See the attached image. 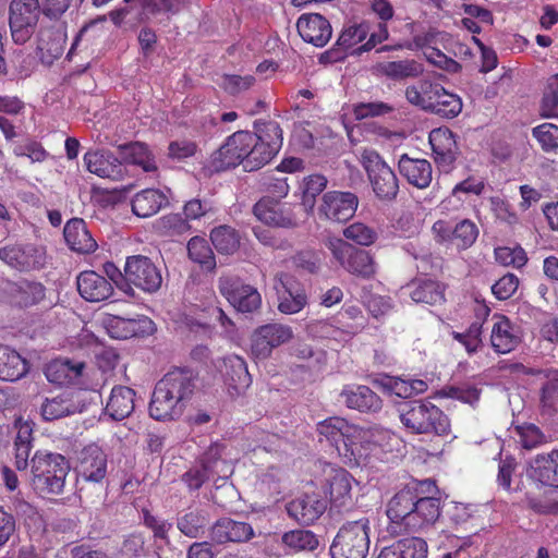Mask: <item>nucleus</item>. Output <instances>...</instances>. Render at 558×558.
I'll return each instance as SVG.
<instances>
[{
	"label": "nucleus",
	"mask_w": 558,
	"mask_h": 558,
	"mask_svg": "<svg viewBox=\"0 0 558 558\" xmlns=\"http://www.w3.org/2000/svg\"><path fill=\"white\" fill-rule=\"evenodd\" d=\"M196 374L190 368L169 371L155 386L149 414L157 421L179 418L196 388Z\"/></svg>",
	"instance_id": "obj_1"
},
{
	"label": "nucleus",
	"mask_w": 558,
	"mask_h": 558,
	"mask_svg": "<svg viewBox=\"0 0 558 558\" xmlns=\"http://www.w3.org/2000/svg\"><path fill=\"white\" fill-rule=\"evenodd\" d=\"M29 483L39 495H60L70 471L68 460L60 453L38 450L31 462Z\"/></svg>",
	"instance_id": "obj_2"
},
{
	"label": "nucleus",
	"mask_w": 558,
	"mask_h": 558,
	"mask_svg": "<svg viewBox=\"0 0 558 558\" xmlns=\"http://www.w3.org/2000/svg\"><path fill=\"white\" fill-rule=\"evenodd\" d=\"M256 136L253 132L236 131L227 137L226 142L210 158V167L219 172L234 168L240 163L245 171H255L263 166L254 158Z\"/></svg>",
	"instance_id": "obj_3"
},
{
	"label": "nucleus",
	"mask_w": 558,
	"mask_h": 558,
	"mask_svg": "<svg viewBox=\"0 0 558 558\" xmlns=\"http://www.w3.org/2000/svg\"><path fill=\"white\" fill-rule=\"evenodd\" d=\"M399 412L401 423L414 434L449 433L448 417L432 402L410 401L404 403Z\"/></svg>",
	"instance_id": "obj_4"
},
{
	"label": "nucleus",
	"mask_w": 558,
	"mask_h": 558,
	"mask_svg": "<svg viewBox=\"0 0 558 558\" xmlns=\"http://www.w3.org/2000/svg\"><path fill=\"white\" fill-rule=\"evenodd\" d=\"M369 530L366 517L343 524L330 546L331 558H366L371 543Z\"/></svg>",
	"instance_id": "obj_5"
},
{
	"label": "nucleus",
	"mask_w": 558,
	"mask_h": 558,
	"mask_svg": "<svg viewBox=\"0 0 558 558\" xmlns=\"http://www.w3.org/2000/svg\"><path fill=\"white\" fill-rule=\"evenodd\" d=\"M426 487L428 492L436 488L433 481L426 480L407 485L397 492L387 505V517L390 520L388 530L393 534L407 533L408 518L412 515L420 490Z\"/></svg>",
	"instance_id": "obj_6"
},
{
	"label": "nucleus",
	"mask_w": 558,
	"mask_h": 558,
	"mask_svg": "<svg viewBox=\"0 0 558 558\" xmlns=\"http://www.w3.org/2000/svg\"><path fill=\"white\" fill-rule=\"evenodd\" d=\"M362 165L365 169L375 195L383 201L395 199L399 192V182L393 170L373 149L362 154Z\"/></svg>",
	"instance_id": "obj_7"
},
{
	"label": "nucleus",
	"mask_w": 558,
	"mask_h": 558,
	"mask_svg": "<svg viewBox=\"0 0 558 558\" xmlns=\"http://www.w3.org/2000/svg\"><path fill=\"white\" fill-rule=\"evenodd\" d=\"M385 438V432L356 426L354 440L339 448V457L349 466L365 464L371 456L380 451L381 440Z\"/></svg>",
	"instance_id": "obj_8"
},
{
	"label": "nucleus",
	"mask_w": 558,
	"mask_h": 558,
	"mask_svg": "<svg viewBox=\"0 0 558 558\" xmlns=\"http://www.w3.org/2000/svg\"><path fill=\"white\" fill-rule=\"evenodd\" d=\"M335 259L350 274L363 279H371L376 274V265L372 255L343 240H335L329 244Z\"/></svg>",
	"instance_id": "obj_9"
},
{
	"label": "nucleus",
	"mask_w": 558,
	"mask_h": 558,
	"mask_svg": "<svg viewBox=\"0 0 558 558\" xmlns=\"http://www.w3.org/2000/svg\"><path fill=\"white\" fill-rule=\"evenodd\" d=\"M39 14L38 0H12L10 5V29L16 44H24L31 38Z\"/></svg>",
	"instance_id": "obj_10"
},
{
	"label": "nucleus",
	"mask_w": 558,
	"mask_h": 558,
	"mask_svg": "<svg viewBox=\"0 0 558 558\" xmlns=\"http://www.w3.org/2000/svg\"><path fill=\"white\" fill-rule=\"evenodd\" d=\"M359 206V197L352 192L329 191L325 193L317 207L319 219L343 223L350 220Z\"/></svg>",
	"instance_id": "obj_11"
},
{
	"label": "nucleus",
	"mask_w": 558,
	"mask_h": 558,
	"mask_svg": "<svg viewBox=\"0 0 558 558\" xmlns=\"http://www.w3.org/2000/svg\"><path fill=\"white\" fill-rule=\"evenodd\" d=\"M0 259L20 271L37 270L46 264V251L33 243H13L0 248Z\"/></svg>",
	"instance_id": "obj_12"
},
{
	"label": "nucleus",
	"mask_w": 558,
	"mask_h": 558,
	"mask_svg": "<svg viewBox=\"0 0 558 558\" xmlns=\"http://www.w3.org/2000/svg\"><path fill=\"white\" fill-rule=\"evenodd\" d=\"M293 338L290 326L270 323L255 329L251 339V353L257 360L270 356L274 349L289 342Z\"/></svg>",
	"instance_id": "obj_13"
},
{
	"label": "nucleus",
	"mask_w": 558,
	"mask_h": 558,
	"mask_svg": "<svg viewBox=\"0 0 558 558\" xmlns=\"http://www.w3.org/2000/svg\"><path fill=\"white\" fill-rule=\"evenodd\" d=\"M124 277L126 282L148 293L159 290L162 283L158 267L150 258L143 255L128 257L124 266Z\"/></svg>",
	"instance_id": "obj_14"
},
{
	"label": "nucleus",
	"mask_w": 558,
	"mask_h": 558,
	"mask_svg": "<svg viewBox=\"0 0 558 558\" xmlns=\"http://www.w3.org/2000/svg\"><path fill=\"white\" fill-rule=\"evenodd\" d=\"M218 288L229 303L242 313L256 311L262 303V298L256 288L244 284L239 278L225 276L219 278Z\"/></svg>",
	"instance_id": "obj_15"
},
{
	"label": "nucleus",
	"mask_w": 558,
	"mask_h": 558,
	"mask_svg": "<svg viewBox=\"0 0 558 558\" xmlns=\"http://www.w3.org/2000/svg\"><path fill=\"white\" fill-rule=\"evenodd\" d=\"M354 477L342 468L328 466L325 470L324 493L329 497L331 508L341 510L352 506Z\"/></svg>",
	"instance_id": "obj_16"
},
{
	"label": "nucleus",
	"mask_w": 558,
	"mask_h": 558,
	"mask_svg": "<svg viewBox=\"0 0 558 558\" xmlns=\"http://www.w3.org/2000/svg\"><path fill=\"white\" fill-rule=\"evenodd\" d=\"M256 136L254 158L258 163H269L282 147L283 136L280 125L276 121L256 120L254 122V133Z\"/></svg>",
	"instance_id": "obj_17"
},
{
	"label": "nucleus",
	"mask_w": 558,
	"mask_h": 558,
	"mask_svg": "<svg viewBox=\"0 0 558 558\" xmlns=\"http://www.w3.org/2000/svg\"><path fill=\"white\" fill-rule=\"evenodd\" d=\"M432 231L437 242H451L461 250L472 246L478 236V229L470 219H463L454 227L445 220H437L433 225Z\"/></svg>",
	"instance_id": "obj_18"
},
{
	"label": "nucleus",
	"mask_w": 558,
	"mask_h": 558,
	"mask_svg": "<svg viewBox=\"0 0 558 558\" xmlns=\"http://www.w3.org/2000/svg\"><path fill=\"white\" fill-rule=\"evenodd\" d=\"M86 169L99 178L120 181L126 174L122 161L110 150H89L84 155Z\"/></svg>",
	"instance_id": "obj_19"
},
{
	"label": "nucleus",
	"mask_w": 558,
	"mask_h": 558,
	"mask_svg": "<svg viewBox=\"0 0 558 558\" xmlns=\"http://www.w3.org/2000/svg\"><path fill=\"white\" fill-rule=\"evenodd\" d=\"M107 454L97 445L86 446L76 466L78 475L86 482L101 483L107 475Z\"/></svg>",
	"instance_id": "obj_20"
},
{
	"label": "nucleus",
	"mask_w": 558,
	"mask_h": 558,
	"mask_svg": "<svg viewBox=\"0 0 558 558\" xmlns=\"http://www.w3.org/2000/svg\"><path fill=\"white\" fill-rule=\"evenodd\" d=\"M252 525L231 518L217 520L210 529V538L217 544L245 543L254 537Z\"/></svg>",
	"instance_id": "obj_21"
},
{
	"label": "nucleus",
	"mask_w": 558,
	"mask_h": 558,
	"mask_svg": "<svg viewBox=\"0 0 558 558\" xmlns=\"http://www.w3.org/2000/svg\"><path fill=\"white\" fill-rule=\"evenodd\" d=\"M296 28L304 41L316 47L325 46L332 34L330 23L318 13L302 14L298 19Z\"/></svg>",
	"instance_id": "obj_22"
},
{
	"label": "nucleus",
	"mask_w": 558,
	"mask_h": 558,
	"mask_svg": "<svg viewBox=\"0 0 558 558\" xmlns=\"http://www.w3.org/2000/svg\"><path fill=\"white\" fill-rule=\"evenodd\" d=\"M341 401L349 408L363 413H376L383 408V400L369 387L349 385L340 392Z\"/></svg>",
	"instance_id": "obj_23"
},
{
	"label": "nucleus",
	"mask_w": 558,
	"mask_h": 558,
	"mask_svg": "<svg viewBox=\"0 0 558 558\" xmlns=\"http://www.w3.org/2000/svg\"><path fill=\"white\" fill-rule=\"evenodd\" d=\"M426 492H428L426 489ZM425 489L418 492L412 515L408 518L407 533L417 532L433 525L440 515V500L424 496Z\"/></svg>",
	"instance_id": "obj_24"
},
{
	"label": "nucleus",
	"mask_w": 558,
	"mask_h": 558,
	"mask_svg": "<svg viewBox=\"0 0 558 558\" xmlns=\"http://www.w3.org/2000/svg\"><path fill=\"white\" fill-rule=\"evenodd\" d=\"M126 7L118 11V16H125L133 10H138L141 20H148L157 15L177 14L184 5L185 0H124Z\"/></svg>",
	"instance_id": "obj_25"
},
{
	"label": "nucleus",
	"mask_w": 558,
	"mask_h": 558,
	"mask_svg": "<svg viewBox=\"0 0 558 558\" xmlns=\"http://www.w3.org/2000/svg\"><path fill=\"white\" fill-rule=\"evenodd\" d=\"M490 331V345L498 354L513 351L520 343L521 337L517 326L504 315H494Z\"/></svg>",
	"instance_id": "obj_26"
},
{
	"label": "nucleus",
	"mask_w": 558,
	"mask_h": 558,
	"mask_svg": "<svg viewBox=\"0 0 558 558\" xmlns=\"http://www.w3.org/2000/svg\"><path fill=\"white\" fill-rule=\"evenodd\" d=\"M428 140L435 161L441 167L452 166L460 154L456 135L447 128H438L429 133Z\"/></svg>",
	"instance_id": "obj_27"
},
{
	"label": "nucleus",
	"mask_w": 558,
	"mask_h": 558,
	"mask_svg": "<svg viewBox=\"0 0 558 558\" xmlns=\"http://www.w3.org/2000/svg\"><path fill=\"white\" fill-rule=\"evenodd\" d=\"M279 296L278 310L283 314L299 313L307 302L304 291L294 288L293 278L284 272H279L275 277Z\"/></svg>",
	"instance_id": "obj_28"
},
{
	"label": "nucleus",
	"mask_w": 558,
	"mask_h": 558,
	"mask_svg": "<svg viewBox=\"0 0 558 558\" xmlns=\"http://www.w3.org/2000/svg\"><path fill=\"white\" fill-rule=\"evenodd\" d=\"M398 169L409 184L420 190L428 187L432 183L433 167L426 159L412 158L403 154L400 156Z\"/></svg>",
	"instance_id": "obj_29"
},
{
	"label": "nucleus",
	"mask_w": 558,
	"mask_h": 558,
	"mask_svg": "<svg viewBox=\"0 0 558 558\" xmlns=\"http://www.w3.org/2000/svg\"><path fill=\"white\" fill-rule=\"evenodd\" d=\"M356 425L350 424L347 420L332 416L317 424V432L324 437L339 454V448L354 440Z\"/></svg>",
	"instance_id": "obj_30"
},
{
	"label": "nucleus",
	"mask_w": 558,
	"mask_h": 558,
	"mask_svg": "<svg viewBox=\"0 0 558 558\" xmlns=\"http://www.w3.org/2000/svg\"><path fill=\"white\" fill-rule=\"evenodd\" d=\"M76 284L80 295L88 302L104 301L113 292L111 282L93 270L81 272Z\"/></svg>",
	"instance_id": "obj_31"
},
{
	"label": "nucleus",
	"mask_w": 558,
	"mask_h": 558,
	"mask_svg": "<svg viewBox=\"0 0 558 558\" xmlns=\"http://www.w3.org/2000/svg\"><path fill=\"white\" fill-rule=\"evenodd\" d=\"M63 235L69 247L78 254L94 253L98 246L86 222L81 218L70 219L64 226Z\"/></svg>",
	"instance_id": "obj_32"
},
{
	"label": "nucleus",
	"mask_w": 558,
	"mask_h": 558,
	"mask_svg": "<svg viewBox=\"0 0 558 558\" xmlns=\"http://www.w3.org/2000/svg\"><path fill=\"white\" fill-rule=\"evenodd\" d=\"M325 509V502L314 495L299 497L287 506L288 514L304 525L314 523Z\"/></svg>",
	"instance_id": "obj_33"
},
{
	"label": "nucleus",
	"mask_w": 558,
	"mask_h": 558,
	"mask_svg": "<svg viewBox=\"0 0 558 558\" xmlns=\"http://www.w3.org/2000/svg\"><path fill=\"white\" fill-rule=\"evenodd\" d=\"M220 372L225 381L238 392L245 390L252 384V376L248 373L246 362L239 355L231 354L223 357Z\"/></svg>",
	"instance_id": "obj_34"
},
{
	"label": "nucleus",
	"mask_w": 558,
	"mask_h": 558,
	"mask_svg": "<svg viewBox=\"0 0 558 558\" xmlns=\"http://www.w3.org/2000/svg\"><path fill=\"white\" fill-rule=\"evenodd\" d=\"M256 218L268 226L274 227H291L293 220L291 216L283 209L278 199L274 197H263L254 208Z\"/></svg>",
	"instance_id": "obj_35"
},
{
	"label": "nucleus",
	"mask_w": 558,
	"mask_h": 558,
	"mask_svg": "<svg viewBox=\"0 0 558 558\" xmlns=\"http://www.w3.org/2000/svg\"><path fill=\"white\" fill-rule=\"evenodd\" d=\"M28 372V362L15 350L0 344V380L15 381Z\"/></svg>",
	"instance_id": "obj_36"
},
{
	"label": "nucleus",
	"mask_w": 558,
	"mask_h": 558,
	"mask_svg": "<svg viewBox=\"0 0 558 558\" xmlns=\"http://www.w3.org/2000/svg\"><path fill=\"white\" fill-rule=\"evenodd\" d=\"M135 391L125 386L112 388L106 404V413L116 421L128 417L134 411Z\"/></svg>",
	"instance_id": "obj_37"
},
{
	"label": "nucleus",
	"mask_w": 558,
	"mask_h": 558,
	"mask_svg": "<svg viewBox=\"0 0 558 558\" xmlns=\"http://www.w3.org/2000/svg\"><path fill=\"white\" fill-rule=\"evenodd\" d=\"M444 283L433 279H416L411 284L410 296L416 303L441 305L445 303Z\"/></svg>",
	"instance_id": "obj_38"
},
{
	"label": "nucleus",
	"mask_w": 558,
	"mask_h": 558,
	"mask_svg": "<svg viewBox=\"0 0 558 558\" xmlns=\"http://www.w3.org/2000/svg\"><path fill=\"white\" fill-rule=\"evenodd\" d=\"M556 450L547 456H537L531 464L529 476L543 485L558 487V461Z\"/></svg>",
	"instance_id": "obj_39"
},
{
	"label": "nucleus",
	"mask_w": 558,
	"mask_h": 558,
	"mask_svg": "<svg viewBox=\"0 0 558 558\" xmlns=\"http://www.w3.org/2000/svg\"><path fill=\"white\" fill-rule=\"evenodd\" d=\"M167 203L166 195L159 190L146 189L136 193L132 199V211L142 218L157 214Z\"/></svg>",
	"instance_id": "obj_40"
},
{
	"label": "nucleus",
	"mask_w": 558,
	"mask_h": 558,
	"mask_svg": "<svg viewBox=\"0 0 558 558\" xmlns=\"http://www.w3.org/2000/svg\"><path fill=\"white\" fill-rule=\"evenodd\" d=\"M119 159L122 166L125 163L137 165L143 168L145 172H153L157 170L154 158L150 156L148 147L140 142H134L118 147Z\"/></svg>",
	"instance_id": "obj_41"
},
{
	"label": "nucleus",
	"mask_w": 558,
	"mask_h": 558,
	"mask_svg": "<svg viewBox=\"0 0 558 558\" xmlns=\"http://www.w3.org/2000/svg\"><path fill=\"white\" fill-rule=\"evenodd\" d=\"M435 35L428 33L424 36H415L414 43L417 47L424 48V54L428 62L450 73H457L461 70V65L452 58L447 57L439 49L432 47Z\"/></svg>",
	"instance_id": "obj_42"
},
{
	"label": "nucleus",
	"mask_w": 558,
	"mask_h": 558,
	"mask_svg": "<svg viewBox=\"0 0 558 558\" xmlns=\"http://www.w3.org/2000/svg\"><path fill=\"white\" fill-rule=\"evenodd\" d=\"M16 437L14 440L15 468L19 471H27L28 457L32 450L33 428L28 422H17Z\"/></svg>",
	"instance_id": "obj_43"
},
{
	"label": "nucleus",
	"mask_w": 558,
	"mask_h": 558,
	"mask_svg": "<svg viewBox=\"0 0 558 558\" xmlns=\"http://www.w3.org/2000/svg\"><path fill=\"white\" fill-rule=\"evenodd\" d=\"M379 71L381 74L393 81H401L420 76L424 69L422 63L416 60L404 59L383 62L379 64Z\"/></svg>",
	"instance_id": "obj_44"
},
{
	"label": "nucleus",
	"mask_w": 558,
	"mask_h": 558,
	"mask_svg": "<svg viewBox=\"0 0 558 558\" xmlns=\"http://www.w3.org/2000/svg\"><path fill=\"white\" fill-rule=\"evenodd\" d=\"M209 523V517L204 509H189L177 520V526L182 534L191 538L201 537Z\"/></svg>",
	"instance_id": "obj_45"
},
{
	"label": "nucleus",
	"mask_w": 558,
	"mask_h": 558,
	"mask_svg": "<svg viewBox=\"0 0 558 558\" xmlns=\"http://www.w3.org/2000/svg\"><path fill=\"white\" fill-rule=\"evenodd\" d=\"M539 114L545 119H558V74L549 76L545 83Z\"/></svg>",
	"instance_id": "obj_46"
},
{
	"label": "nucleus",
	"mask_w": 558,
	"mask_h": 558,
	"mask_svg": "<svg viewBox=\"0 0 558 558\" xmlns=\"http://www.w3.org/2000/svg\"><path fill=\"white\" fill-rule=\"evenodd\" d=\"M210 240L215 248L223 254H232L240 246V236L230 226H219L211 230Z\"/></svg>",
	"instance_id": "obj_47"
},
{
	"label": "nucleus",
	"mask_w": 558,
	"mask_h": 558,
	"mask_svg": "<svg viewBox=\"0 0 558 558\" xmlns=\"http://www.w3.org/2000/svg\"><path fill=\"white\" fill-rule=\"evenodd\" d=\"M282 543L291 550V551H302V550H314L318 546V539L316 535L307 530H293L286 532L282 537Z\"/></svg>",
	"instance_id": "obj_48"
},
{
	"label": "nucleus",
	"mask_w": 558,
	"mask_h": 558,
	"mask_svg": "<svg viewBox=\"0 0 558 558\" xmlns=\"http://www.w3.org/2000/svg\"><path fill=\"white\" fill-rule=\"evenodd\" d=\"M462 110L461 98L448 93L445 88L439 93L428 111L446 119L456 118Z\"/></svg>",
	"instance_id": "obj_49"
},
{
	"label": "nucleus",
	"mask_w": 558,
	"mask_h": 558,
	"mask_svg": "<svg viewBox=\"0 0 558 558\" xmlns=\"http://www.w3.org/2000/svg\"><path fill=\"white\" fill-rule=\"evenodd\" d=\"M45 299V287L39 282L23 281L14 291V300L22 307L33 306Z\"/></svg>",
	"instance_id": "obj_50"
},
{
	"label": "nucleus",
	"mask_w": 558,
	"mask_h": 558,
	"mask_svg": "<svg viewBox=\"0 0 558 558\" xmlns=\"http://www.w3.org/2000/svg\"><path fill=\"white\" fill-rule=\"evenodd\" d=\"M541 405L549 415L558 411V369L551 371L542 386Z\"/></svg>",
	"instance_id": "obj_51"
},
{
	"label": "nucleus",
	"mask_w": 558,
	"mask_h": 558,
	"mask_svg": "<svg viewBox=\"0 0 558 558\" xmlns=\"http://www.w3.org/2000/svg\"><path fill=\"white\" fill-rule=\"evenodd\" d=\"M187 253L193 262L208 269L214 268L216 265L214 253L208 242L203 238H192L187 243Z\"/></svg>",
	"instance_id": "obj_52"
},
{
	"label": "nucleus",
	"mask_w": 558,
	"mask_h": 558,
	"mask_svg": "<svg viewBox=\"0 0 558 558\" xmlns=\"http://www.w3.org/2000/svg\"><path fill=\"white\" fill-rule=\"evenodd\" d=\"M74 413L72 402L63 397L47 398L41 404V415L46 421H54Z\"/></svg>",
	"instance_id": "obj_53"
},
{
	"label": "nucleus",
	"mask_w": 558,
	"mask_h": 558,
	"mask_svg": "<svg viewBox=\"0 0 558 558\" xmlns=\"http://www.w3.org/2000/svg\"><path fill=\"white\" fill-rule=\"evenodd\" d=\"M83 365H71L70 361H53L46 368V377L49 381L62 385L68 378L78 376Z\"/></svg>",
	"instance_id": "obj_54"
},
{
	"label": "nucleus",
	"mask_w": 558,
	"mask_h": 558,
	"mask_svg": "<svg viewBox=\"0 0 558 558\" xmlns=\"http://www.w3.org/2000/svg\"><path fill=\"white\" fill-rule=\"evenodd\" d=\"M545 153H556L558 149V126L553 123H543L532 131Z\"/></svg>",
	"instance_id": "obj_55"
},
{
	"label": "nucleus",
	"mask_w": 558,
	"mask_h": 558,
	"mask_svg": "<svg viewBox=\"0 0 558 558\" xmlns=\"http://www.w3.org/2000/svg\"><path fill=\"white\" fill-rule=\"evenodd\" d=\"M156 228L162 235H180L187 232L191 226L180 214H168L158 219Z\"/></svg>",
	"instance_id": "obj_56"
},
{
	"label": "nucleus",
	"mask_w": 558,
	"mask_h": 558,
	"mask_svg": "<svg viewBox=\"0 0 558 558\" xmlns=\"http://www.w3.org/2000/svg\"><path fill=\"white\" fill-rule=\"evenodd\" d=\"M369 34V25L365 22L353 24L343 29L337 40V46L348 50L362 43Z\"/></svg>",
	"instance_id": "obj_57"
},
{
	"label": "nucleus",
	"mask_w": 558,
	"mask_h": 558,
	"mask_svg": "<svg viewBox=\"0 0 558 558\" xmlns=\"http://www.w3.org/2000/svg\"><path fill=\"white\" fill-rule=\"evenodd\" d=\"M452 337L465 348L469 354H473L483 345L482 324L475 322L464 332H452Z\"/></svg>",
	"instance_id": "obj_58"
},
{
	"label": "nucleus",
	"mask_w": 558,
	"mask_h": 558,
	"mask_svg": "<svg viewBox=\"0 0 558 558\" xmlns=\"http://www.w3.org/2000/svg\"><path fill=\"white\" fill-rule=\"evenodd\" d=\"M496 260L504 266L523 267L527 262L525 251L521 246H501L495 250Z\"/></svg>",
	"instance_id": "obj_59"
},
{
	"label": "nucleus",
	"mask_w": 558,
	"mask_h": 558,
	"mask_svg": "<svg viewBox=\"0 0 558 558\" xmlns=\"http://www.w3.org/2000/svg\"><path fill=\"white\" fill-rule=\"evenodd\" d=\"M392 111L393 107L384 101L360 102L353 107V114L356 120L381 117Z\"/></svg>",
	"instance_id": "obj_60"
},
{
	"label": "nucleus",
	"mask_w": 558,
	"mask_h": 558,
	"mask_svg": "<svg viewBox=\"0 0 558 558\" xmlns=\"http://www.w3.org/2000/svg\"><path fill=\"white\" fill-rule=\"evenodd\" d=\"M343 234L345 239L364 246L373 244L377 239L375 230L361 222H355L347 227Z\"/></svg>",
	"instance_id": "obj_61"
},
{
	"label": "nucleus",
	"mask_w": 558,
	"mask_h": 558,
	"mask_svg": "<svg viewBox=\"0 0 558 558\" xmlns=\"http://www.w3.org/2000/svg\"><path fill=\"white\" fill-rule=\"evenodd\" d=\"M401 558H427L428 545L421 537H407L399 539Z\"/></svg>",
	"instance_id": "obj_62"
},
{
	"label": "nucleus",
	"mask_w": 558,
	"mask_h": 558,
	"mask_svg": "<svg viewBox=\"0 0 558 558\" xmlns=\"http://www.w3.org/2000/svg\"><path fill=\"white\" fill-rule=\"evenodd\" d=\"M225 446L219 442L211 444L201 458V465L214 475L221 472L220 465L225 463L221 459Z\"/></svg>",
	"instance_id": "obj_63"
},
{
	"label": "nucleus",
	"mask_w": 558,
	"mask_h": 558,
	"mask_svg": "<svg viewBox=\"0 0 558 558\" xmlns=\"http://www.w3.org/2000/svg\"><path fill=\"white\" fill-rule=\"evenodd\" d=\"M518 287L519 278L509 272L493 284L492 292L498 300H508L514 294Z\"/></svg>",
	"instance_id": "obj_64"
}]
</instances>
